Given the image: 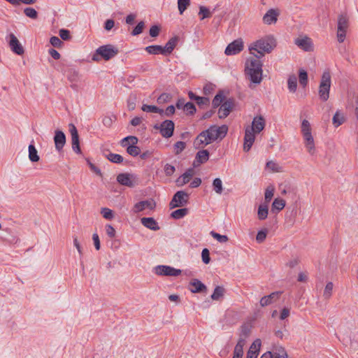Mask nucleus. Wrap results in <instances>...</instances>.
<instances>
[{"label": "nucleus", "mask_w": 358, "mask_h": 358, "mask_svg": "<svg viewBox=\"0 0 358 358\" xmlns=\"http://www.w3.org/2000/svg\"><path fill=\"white\" fill-rule=\"evenodd\" d=\"M141 222L145 227L153 231H157L160 229L158 223L153 217H143L141 219Z\"/></svg>", "instance_id": "nucleus-24"}, {"label": "nucleus", "mask_w": 358, "mask_h": 358, "mask_svg": "<svg viewBox=\"0 0 358 358\" xmlns=\"http://www.w3.org/2000/svg\"><path fill=\"white\" fill-rule=\"evenodd\" d=\"M213 190L218 194H221L223 191L222 182L220 178H215L213 182Z\"/></svg>", "instance_id": "nucleus-42"}, {"label": "nucleus", "mask_w": 358, "mask_h": 358, "mask_svg": "<svg viewBox=\"0 0 358 358\" xmlns=\"http://www.w3.org/2000/svg\"><path fill=\"white\" fill-rule=\"evenodd\" d=\"M145 50L147 52H148L150 55H158V54L163 55V52H164L162 46L158 45L147 46L145 48Z\"/></svg>", "instance_id": "nucleus-34"}, {"label": "nucleus", "mask_w": 358, "mask_h": 358, "mask_svg": "<svg viewBox=\"0 0 358 358\" xmlns=\"http://www.w3.org/2000/svg\"><path fill=\"white\" fill-rule=\"evenodd\" d=\"M127 152L132 157H136L140 154L141 150L136 145H129L127 148Z\"/></svg>", "instance_id": "nucleus-45"}, {"label": "nucleus", "mask_w": 358, "mask_h": 358, "mask_svg": "<svg viewBox=\"0 0 358 358\" xmlns=\"http://www.w3.org/2000/svg\"><path fill=\"white\" fill-rule=\"evenodd\" d=\"M156 206L155 201L153 199L141 201L136 203L133 208V212L138 213L144 210L145 209L154 210Z\"/></svg>", "instance_id": "nucleus-14"}, {"label": "nucleus", "mask_w": 358, "mask_h": 358, "mask_svg": "<svg viewBox=\"0 0 358 358\" xmlns=\"http://www.w3.org/2000/svg\"><path fill=\"white\" fill-rule=\"evenodd\" d=\"M295 44L305 51H310L313 49L311 39L307 36L296 38Z\"/></svg>", "instance_id": "nucleus-21"}, {"label": "nucleus", "mask_w": 358, "mask_h": 358, "mask_svg": "<svg viewBox=\"0 0 358 358\" xmlns=\"http://www.w3.org/2000/svg\"><path fill=\"white\" fill-rule=\"evenodd\" d=\"M279 292H273L268 296H265L260 299V305L262 307L271 304L279 296Z\"/></svg>", "instance_id": "nucleus-28"}, {"label": "nucleus", "mask_w": 358, "mask_h": 358, "mask_svg": "<svg viewBox=\"0 0 358 358\" xmlns=\"http://www.w3.org/2000/svg\"><path fill=\"white\" fill-rule=\"evenodd\" d=\"M184 110L189 114H194L196 111L194 105L191 102H187L185 104Z\"/></svg>", "instance_id": "nucleus-58"}, {"label": "nucleus", "mask_w": 358, "mask_h": 358, "mask_svg": "<svg viewBox=\"0 0 358 358\" xmlns=\"http://www.w3.org/2000/svg\"><path fill=\"white\" fill-rule=\"evenodd\" d=\"M243 49V42L241 39H238L229 43L227 46L224 52L227 55H234L239 53Z\"/></svg>", "instance_id": "nucleus-12"}, {"label": "nucleus", "mask_w": 358, "mask_h": 358, "mask_svg": "<svg viewBox=\"0 0 358 358\" xmlns=\"http://www.w3.org/2000/svg\"><path fill=\"white\" fill-rule=\"evenodd\" d=\"M207 131H208V136H210L212 141H214L218 138L222 139L226 136L228 127L224 124L220 127L213 125L207 129Z\"/></svg>", "instance_id": "nucleus-9"}, {"label": "nucleus", "mask_w": 358, "mask_h": 358, "mask_svg": "<svg viewBox=\"0 0 358 358\" xmlns=\"http://www.w3.org/2000/svg\"><path fill=\"white\" fill-rule=\"evenodd\" d=\"M268 209L266 205H259L257 215L260 220H265L268 216Z\"/></svg>", "instance_id": "nucleus-36"}, {"label": "nucleus", "mask_w": 358, "mask_h": 358, "mask_svg": "<svg viewBox=\"0 0 358 358\" xmlns=\"http://www.w3.org/2000/svg\"><path fill=\"white\" fill-rule=\"evenodd\" d=\"M141 110L143 111L147 112V113H159L161 115H163V114H164V110L161 109L155 106L143 104L141 107Z\"/></svg>", "instance_id": "nucleus-32"}, {"label": "nucleus", "mask_w": 358, "mask_h": 358, "mask_svg": "<svg viewBox=\"0 0 358 358\" xmlns=\"http://www.w3.org/2000/svg\"><path fill=\"white\" fill-rule=\"evenodd\" d=\"M349 27V19L346 14H341L338 17L337 38L339 43L345 41Z\"/></svg>", "instance_id": "nucleus-6"}, {"label": "nucleus", "mask_w": 358, "mask_h": 358, "mask_svg": "<svg viewBox=\"0 0 358 358\" xmlns=\"http://www.w3.org/2000/svg\"><path fill=\"white\" fill-rule=\"evenodd\" d=\"M209 159V152L207 150H202L199 151L193 162V166L197 167L201 164L206 162Z\"/></svg>", "instance_id": "nucleus-19"}, {"label": "nucleus", "mask_w": 358, "mask_h": 358, "mask_svg": "<svg viewBox=\"0 0 358 358\" xmlns=\"http://www.w3.org/2000/svg\"><path fill=\"white\" fill-rule=\"evenodd\" d=\"M345 117L339 110L336 112L332 119L333 124L336 127L341 125L345 122Z\"/></svg>", "instance_id": "nucleus-33"}, {"label": "nucleus", "mask_w": 358, "mask_h": 358, "mask_svg": "<svg viewBox=\"0 0 358 358\" xmlns=\"http://www.w3.org/2000/svg\"><path fill=\"white\" fill-rule=\"evenodd\" d=\"M287 87L290 92L294 93L297 87V78L294 74L290 75L287 79Z\"/></svg>", "instance_id": "nucleus-30"}, {"label": "nucleus", "mask_w": 358, "mask_h": 358, "mask_svg": "<svg viewBox=\"0 0 358 358\" xmlns=\"http://www.w3.org/2000/svg\"><path fill=\"white\" fill-rule=\"evenodd\" d=\"M308 132H311L310 124L308 120H303L301 123V133L303 134Z\"/></svg>", "instance_id": "nucleus-57"}, {"label": "nucleus", "mask_w": 358, "mask_h": 358, "mask_svg": "<svg viewBox=\"0 0 358 358\" xmlns=\"http://www.w3.org/2000/svg\"><path fill=\"white\" fill-rule=\"evenodd\" d=\"M303 136L304 138L305 147L307 149L308 153L311 155H314L315 147L311 132L304 133L303 134Z\"/></svg>", "instance_id": "nucleus-18"}, {"label": "nucleus", "mask_w": 358, "mask_h": 358, "mask_svg": "<svg viewBox=\"0 0 358 358\" xmlns=\"http://www.w3.org/2000/svg\"><path fill=\"white\" fill-rule=\"evenodd\" d=\"M101 214L105 219L108 220H110L114 217V213L113 210L108 208H102L101 209Z\"/></svg>", "instance_id": "nucleus-48"}, {"label": "nucleus", "mask_w": 358, "mask_h": 358, "mask_svg": "<svg viewBox=\"0 0 358 358\" xmlns=\"http://www.w3.org/2000/svg\"><path fill=\"white\" fill-rule=\"evenodd\" d=\"M29 150V159L32 162H36L39 161L40 157L38 155L37 150L36 149L34 144H30L28 148Z\"/></svg>", "instance_id": "nucleus-31"}, {"label": "nucleus", "mask_w": 358, "mask_h": 358, "mask_svg": "<svg viewBox=\"0 0 358 358\" xmlns=\"http://www.w3.org/2000/svg\"><path fill=\"white\" fill-rule=\"evenodd\" d=\"M24 13L26 16H27L31 19H36L38 17V13H37L36 10L33 8H30V7L26 8L24 10Z\"/></svg>", "instance_id": "nucleus-51"}, {"label": "nucleus", "mask_w": 358, "mask_h": 358, "mask_svg": "<svg viewBox=\"0 0 358 358\" xmlns=\"http://www.w3.org/2000/svg\"><path fill=\"white\" fill-rule=\"evenodd\" d=\"M279 13L275 9H269L263 17V21L266 24H275L278 20Z\"/></svg>", "instance_id": "nucleus-20"}, {"label": "nucleus", "mask_w": 358, "mask_h": 358, "mask_svg": "<svg viewBox=\"0 0 358 358\" xmlns=\"http://www.w3.org/2000/svg\"><path fill=\"white\" fill-rule=\"evenodd\" d=\"M155 273L157 275L178 276L181 274L180 269L175 268L170 266L158 265L154 268Z\"/></svg>", "instance_id": "nucleus-8"}, {"label": "nucleus", "mask_w": 358, "mask_h": 358, "mask_svg": "<svg viewBox=\"0 0 358 358\" xmlns=\"http://www.w3.org/2000/svg\"><path fill=\"white\" fill-rule=\"evenodd\" d=\"M154 127L159 130L161 135L164 138H168L173 136L175 125L172 120H166L162 122L159 125H155Z\"/></svg>", "instance_id": "nucleus-7"}, {"label": "nucleus", "mask_w": 358, "mask_h": 358, "mask_svg": "<svg viewBox=\"0 0 358 358\" xmlns=\"http://www.w3.org/2000/svg\"><path fill=\"white\" fill-rule=\"evenodd\" d=\"M178 43V38L173 37L169 40V41L166 43L165 46H162L163 48V55H167L171 54L174 50L176 44Z\"/></svg>", "instance_id": "nucleus-27"}, {"label": "nucleus", "mask_w": 358, "mask_h": 358, "mask_svg": "<svg viewBox=\"0 0 358 358\" xmlns=\"http://www.w3.org/2000/svg\"><path fill=\"white\" fill-rule=\"evenodd\" d=\"M261 347L260 339L255 340L250 347L246 358H257Z\"/></svg>", "instance_id": "nucleus-23"}, {"label": "nucleus", "mask_w": 358, "mask_h": 358, "mask_svg": "<svg viewBox=\"0 0 358 358\" xmlns=\"http://www.w3.org/2000/svg\"><path fill=\"white\" fill-rule=\"evenodd\" d=\"M194 175V170L193 169H187L182 176H180L177 180H176V184L178 187L183 186L184 185L187 184L189 182L191 178H192Z\"/></svg>", "instance_id": "nucleus-22"}, {"label": "nucleus", "mask_w": 358, "mask_h": 358, "mask_svg": "<svg viewBox=\"0 0 358 358\" xmlns=\"http://www.w3.org/2000/svg\"><path fill=\"white\" fill-rule=\"evenodd\" d=\"M274 191L275 188L273 186L269 185L267 187L264 194L265 201L266 202H269L271 200L272 197L273 196Z\"/></svg>", "instance_id": "nucleus-50"}, {"label": "nucleus", "mask_w": 358, "mask_h": 358, "mask_svg": "<svg viewBox=\"0 0 358 358\" xmlns=\"http://www.w3.org/2000/svg\"><path fill=\"white\" fill-rule=\"evenodd\" d=\"M285 206V201L282 199H275L272 203V210H277L280 211Z\"/></svg>", "instance_id": "nucleus-40"}, {"label": "nucleus", "mask_w": 358, "mask_h": 358, "mask_svg": "<svg viewBox=\"0 0 358 358\" xmlns=\"http://www.w3.org/2000/svg\"><path fill=\"white\" fill-rule=\"evenodd\" d=\"M262 64L257 59H250L245 64V72L250 80V87L252 88V84H259L262 80Z\"/></svg>", "instance_id": "nucleus-3"}, {"label": "nucleus", "mask_w": 358, "mask_h": 358, "mask_svg": "<svg viewBox=\"0 0 358 358\" xmlns=\"http://www.w3.org/2000/svg\"><path fill=\"white\" fill-rule=\"evenodd\" d=\"M199 15H202L201 20H203L211 16L209 9L205 6H201L199 7Z\"/></svg>", "instance_id": "nucleus-55"}, {"label": "nucleus", "mask_w": 358, "mask_h": 358, "mask_svg": "<svg viewBox=\"0 0 358 358\" xmlns=\"http://www.w3.org/2000/svg\"><path fill=\"white\" fill-rule=\"evenodd\" d=\"M188 94L189 99L194 100L199 106L208 105L210 102L208 98L197 96L192 92H189Z\"/></svg>", "instance_id": "nucleus-29"}, {"label": "nucleus", "mask_w": 358, "mask_h": 358, "mask_svg": "<svg viewBox=\"0 0 358 358\" xmlns=\"http://www.w3.org/2000/svg\"><path fill=\"white\" fill-rule=\"evenodd\" d=\"M224 99V96L222 93L220 92L218 93L213 99L212 104L213 108H217L218 106L220 107V106L223 103Z\"/></svg>", "instance_id": "nucleus-44"}, {"label": "nucleus", "mask_w": 358, "mask_h": 358, "mask_svg": "<svg viewBox=\"0 0 358 358\" xmlns=\"http://www.w3.org/2000/svg\"><path fill=\"white\" fill-rule=\"evenodd\" d=\"M333 288H334V284L333 282H329L326 286H325V288H324V293H323V296L326 299H329L331 295H332V292H333Z\"/></svg>", "instance_id": "nucleus-46"}, {"label": "nucleus", "mask_w": 358, "mask_h": 358, "mask_svg": "<svg viewBox=\"0 0 358 358\" xmlns=\"http://www.w3.org/2000/svg\"><path fill=\"white\" fill-rule=\"evenodd\" d=\"M299 83L303 87H306L308 84V73L304 69H300L299 71Z\"/></svg>", "instance_id": "nucleus-41"}, {"label": "nucleus", "mask_w": 358, "mask_h": 358, "mask_svg": "<svg viewBox=\"0 0 358 358\" xmlns=\"http://www.w3.org/2000/svg\"><path fill=\"white\" fill-rule=\"evenodd\" d=\"M234 107V102L229 99L223 102L218 110V116L220 119L227 117Z\"/></svg>", "instance_id": "nucleus-15"}, {"label": "nucleus", "mask_w": 358, "mask_h": 358, "mask_svg": "<svg viewBox=\"0 0 358 358\" xmlns=\"http://www.w3.org/2000/svg\"><path fill=\"white\" fill-rule=\"evenodd\" d=\"M145 27V24L143 21L138 23V24L133 29L131 34L133 36H137L142 33Z\"/></svg>", "instance_id": "nucleus-53"}, {"label": "nucleus", "mask_w": 358, "mask_h": 358, "mask_svg": "<svg viewBox=\"0 0 358 358\" xmlns=\"http://www.w3.org/2000/svg\"><path fill=\"white\" fill-rule=\"evenodd\" d=\"M138 141V140L137 137L134 136H127V137L124 138L123 139H122L121 145L122 147H127L128 145V144L136 145Z\"/></svg>", "instance_id": "nucleus-37"}, {"label": "nucleus", "mask_w": 358, "mask_h": 358, "mask_svg": "<svg viewBox=\"0 0 358 358\" xmlns=\"http://www.w3.org/2000/svg\"><path fill=\"white\" fill-rule=\"evenodd\" d=\"M267 236V230L266 229H262L258 231L257 236H256V241L258 243H262L264 241Z\"/></svg>", "instance_id": "nucleus-54"}, {"label": "nucleus", "mask_w": 358, "mask_h": 358, "mask_svg": "<svg viewBox=\"0 0 358 358\" xmlns=\"http://www.w3.org/2000/svg\"><path fill=\"white\" fill-rule=\"evenodd\" d=\"M50 43L54 47H59L62 44V41L57 36H52L50 39Z\"/></svg>", "instance_id": "nucleus-64"}, {"label": "nucleus", "mask_w": 358, "mask_h": 358, "mask_svg": "<svg viewBox=\"0 0 358 358\" xmlns=\"http://www.w3.org/2000/svg\"><path fill=\"white\" fill-rule=\"evenodd\" d=\"M190 291L199 293L206 290V286L198 279H194L189 282Z\"/></svg>", "instance_id": "nucleus-25"}, {"label": "nucleus", "mask_w": 358, "mask_h": 358, "mask_svg": "<svg viewBox=\"0 0 358 358\" xmlns=\"http://www.w3.org/2000/svg\"><path fill=\"white\" fill-rule=\"evenodd\" d=\"M69 131L71 137V145L73 150L78 154L81 153L80 141L78 130L73 124H69Z\"/></svg>", "instance_id": "nucleus-11"}, {"label": "nucleus", "mask_w": 358, "mask_h": 358, "mask_svg": "<svg viewBox=\"0 0 358 358\" xmlns=\"http://www.w3.org/2000/svg\"><path fill=\"white\" fill-rule=\"evenodd\" d=\"M54 143L56 150L60 152L66 143V136L62 131L56 130L55 131Z\"/></svg>", "instance_id": "nucleus-16"}, {"label": "nucleus", "mask_w": 358, "mask_h": 358, "mask_svg": "<svg viewBox=\"0 0 358 358\" xmlns=\"http://www.w3.org/2000/svg\"><path fill=\"white\" fill-rule=\"evenodd\" d=\"M59 36L64 41H67L70 38V31L67 29H60L59 30Z\"/></svg>", "instance_id": "nucleus-63"}, {"label": "nucleus", "mask_w": 358, "mask_h": 358, "mask_svg": "<svg viewBox=\"0 0 358 358\" xmlns=\"http://www.w3.org/2000/svg\"><path fill=\"white\" fill-rule=\"evenodd\" d=\"M288 355L285 348L280 347L272 352V358H287Z\"/></svg>", "instance_id": "nucleus-39"}, {"label": "nucleus", "mask_w": 358, "mask_h": 358, "mask_svg": "<svg viewBox=\"0 0 358 358\" xmlns=\"http://www.w3.org/2000/svg\"><path fill=\"white\" fill-rule=\"evenodd\" d=\"M190 3L189 0H178V7L180 15L187 9Z\"/></svg>", "instance_id": "nucleus-47"}, {"label": "nucleus", "mask_w": 358, "mask_h": 358, "mask_svg": "<svg viewBox=\"0 0 358 358\" xmlns=\"http://www.w3.org/2000/svg\"><path fill=\"white\" fill-rule=\"evenodd\" d=\"M331 87V75L329 71H325L321 78L319 87V96L322 101H326L329 97Z\"/></svg>", "instance_id": "nucleus-5"}, {"label": "nucleus", "mask_w": 358, "mask_h": 358, "mask_svg": "<svg viewBox=\"0 0 358 358\" xmlns=\"http://www.w3.org/2000/svg\"><path fill=\"white\" fill-rule=\"evenodd\" d=\"M188 213L187 208H180L173 211L171 214V217L176 220H179L184 217Z\"/></svg>", "instance_id": "nucleus-35"}, {"label": "nucleus", "mask_w": 358, "mask_h": 358, "mask_svg": "<svg viewBox=\"0 0 358 358\" xmlns=\"http://www.w3.org/2000/svg\"><path fill=\"white\" fill-rule=\"evenodd\" d=\"M207 130L202 131L196 139V144L199 145H207L212 142L210 136H208Z\"/></svg>", "instance_id": "nucleus-26"}, {"label": "nucleus", "mask_w": 358, "mask_h": 358, "mask_svg": "<svg viewBox=\"0 0 358 358\" xmlns=\"http://www.w3.org/2000/svg\"><path fill=\"white\" fill-rule=\"evenodd\" d=\"M118 54V49L113 45L108 44L99 47L92 57L94 62H99L101 59L108 61Z\"/></svg>", "instance_id": "nucleus-4"}, {"label": "nucleus", "mask_w": 358, "mask_h": 358, "mask_svg": "<svg viewBox=\"0 0 358 358\" xmlns=\"http://www.w3.org/2000/svg\"><path fill=\"white\" fill-rule=\"evenodd\" d=\"M175 171V167L171 164H166L164 166V173L168 176H172Z\"/></svg>", "instance_id": "nucleus-60"}, {"label": "nucleus", "mask_w": 358, "mask_h": 358, "mask_svg": "<svg viewBox=\"0 0 358 358\" xmlns=\"http://www.w3.org/2000/svg\"><path fill=\"white\" fill-rule=\"evenodd\" d=\"M224 289L222 287L217 286L211 295V299L215 301L220 300L224 295Z\"/></svg>", "instance_id": "nucleus-38"}, {"label": "nucleus", "mask_w": 358, "mask_h": 358, "mask_svg": "<svg viewBox=\"0 0 358 358\" xmlns=\"http://www.w3.org/2000/svg\"><path fill=\"white\" fill-rule=\"evenodd\" d=\"M106 157L113 163L120 164L123 162V157L119 154L109 153Z\"/></svg>", "instance_id": "nucleus-43"}, {"label": "nucleus", "mask_w": 358, "mask_h": 358, "mask_svg": "<svg viewBox=\"0 0 358 358\" xmlns=\"http://www.w3.org/2000/svg\"><path fill=\"white\" fill-rule=\"evenodd\" d=\"M117 181L122 185L133 187L135 182L133 175L129 173H120L117 176Z\"/></svg>", "instance_id": "nucleus-17"}, {"label": "nucleus", "mask_w": 358, "mask_h": 358, "mask_svg": "<svg viewBox=\"0 0 358 358\" xmlns=\"http://www.w3.org/2000/svg\"><path fill=\"white\" fill-rule=\"evenodd\" d=\"M8 37V43L11 50L18 55H23L24 52V48L21 45L17 37L12 33L9 34Z\"/></svg>", "instance_id": "nucleus-13"}, {"label": "nucleus", "mask_w": 358, "mask_h": 358, "mask_svg": "<svg viewBox=\"0 0 358 358\" xmlns=\"http://www.w3.org/2000/svg\"><path fill=\"white\" fill-rule=\"evenodd\" d=\"M106 231L107 235L110 238H114L115 236V234H116L115 229L110 224H107L106 226Z\"/></svg>", "instance_id": "nucleus-61"}, {"label": "nucleus", "mask_w": 358, "mask_h": 358, "mask_svg": "<svg viewBox=\"0 0 358 358\" xmlns=\"http://www.w3.org/2000/svg\"><path fill=\"white\" fill-rule=\"evenodd\" d=\"M266 167L273 171H279V165L273 161H269L266 163Z\"/></svg>", "instance_id": "nucleus-62"}, {"label": "nucleus", "mask_w": 358, "mask_h": 358, "mask_svg": "<svg viewBox=\"0 0 358 358\" xmlns=\"http://www.w3.org/2000/svg\"><path fill=\"white\" fill-rule=\"evenodd\" d=\"M266 122L263 116L259 115L253 118L251 127H247L245 130L243 150L248 152L255 141V134H259L265 127Z\"/></svg>", "instance_id": "nucleus-1"}, {"label": "nucleus", "mask_w": 358, "mask_h": 358, "mask_svg": "<svg viewBox=\"0 0 358 358\" xmlns=\"http://www.w3.org/2000/svg\"><path fill=\"white\" fill-rule=\"evenodd\" d=\"M176 153H180L185 148V143L183 141H178L175 144Z\"/></svg>", "instance_id": "nucleus-59"}, {"label": "nucleus", "mask_w": 358, "mask_h": 358, "mask_svg": "<svg viewBox=\"0 0 358 358\" xmlns=\"http://www.w3.org/2000/svg\"><path fill=\"white\" fill-rule=\"evenodd\" d=\"M210 235L220 243H226L229 238L226 235H221L214 231H210Z\"/></svg>", "instance_id": "nucleus-49"}, {"label": "nucleus", "mask_w": 358, "mask_h": 358, "mask_svg": "<svg viewBox=\"0 0 358 358\" xmlns=\"http://www.w3.org/2000/svg\"><path fill=\"white\" fill-rule=\"evenodd\" d=\"M189 195L184 191L177 192L172 198L169 206L171 208L184 206L188 200Z\"/></svg>", "instance_id": "nucleus-10"}, {"label": "nucleus", "mask_w": 358, "mask_h": 358, "mask_svg": "<svg viewBox=\"0 0 358 358\" xmlns=\"http://www.w3.org/2000/svg\"><path fill=\"white\" fill-rule=\"evenodd\" d=\"M201 258L202 261L204 264H207L210 262V252L207 248L203 249L201 252Z\"/></svg>", "instance_id": "nucleus-56"}, {"label": "nucleus", "mask_w": 358, "mask_h": 358, "mask_svg": "<svg viewBox=\"0 0 358 358\" xmlns=\"http://www.w3.org/2000/svg\"><path fill=\"white\" fill-rule=\"evenodd\" d=\"M276 45L275 38L273 35H266L251 43L249 50L257 52L258 55H255V57L260 58L265 53H270L276 47Z\"/></svg>", "instance_id": "nucleus-2"}, {"label": "nucleus", "mask_w": 358, "mask_h": 358, "mask_svg": "<svg viewBox=\"0 0 358 358\" xmlns=\"http://www.w3.org/2000/svg\"><path fill=\"white\" fill-rule=\"evenodd\" d=\"M171 99V96L168 93H163L157 98V103L159 104H163L169 102Z\"/></svg>", "instance_id": "nucleus-52"}]
</instances>
